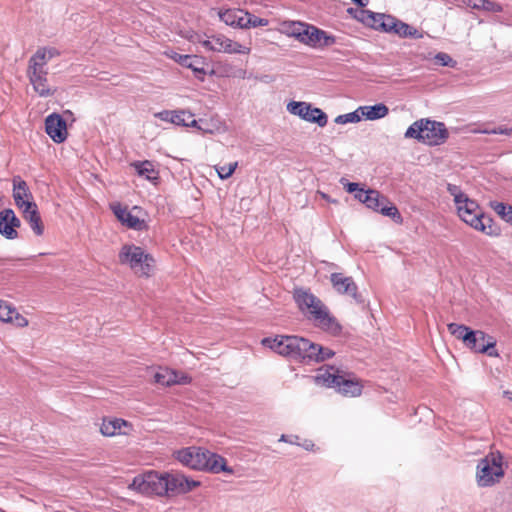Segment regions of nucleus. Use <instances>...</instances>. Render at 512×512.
Returning a JSON list of instances; mask_svg holds the SVG:
<instances>
[{
  "label": "nucleus",
  "mask_w": 512,
  "mask_h": 512,
  "mask_svg": "<svg viewBox=\"0 0 512 512\" xmlns=\"http://www.w3.org/2000/svg\"><path fill=\"white\" fill-rule=\"evenodd\" d=\"M261 344L280 355L301 360L306 364L323 362V357L318 356L317 352L319 344L303 337L278 335L275 338H263Z\"/></svg>",
  "instance_id": "1"
},
{
  "label": "nucleus",
  "mask_w": 512,
  "mask_h": 512,
  "mask_svg": "<svg viewBox=\"0 0 512 512\" xmlns=\"http://www.w3.org/2000/svg\"><path fill=\"white\" fill-rule=\"evenodd\" d=\"M293 298L299 308L307 318L313 323L323 329L324 331L332 334H337L341 331V326L333 317L327 306L314 295L309 289L295 288L293 291Z\"/></svg>",
  "instance_id": "2"
},
{
  "label": "nucleus",
  "mask_w": 512,
  "mask_h": 512,
  "mask_svg": "<svg viewBox=\"0 0 512 512\" xmlns=\"http://www.w3.org/2000/svg\"><path fill=\"white\" fill-rule=\"evenodd\" d=\"M449 333L456 339L461 340L466 348L481 354H487L489 357H499L496 347V339L482 330H473L470 327L449 323L447 325Z\"/></svg>",
  "instance_id": "3"
},
{
  "label": "nucleus",
  "mask_w": 512,
  "mask_h": 512,
  "mask_svg": "<svg viewBox=\"0 0 512 512\" xmlns=\"http://www.w3.org/2000/svg\"><path fill=\"white\" fill-rule=\"evenodd\" d=\"M459 217L472 228L488 236L497 237L501 234L500 227L494 220L481 212L478 203L468 197L457 204Z\"/></svg>",
  "instance_id": "4"
},
{
  "label": "nucleus",
  "mask_w": 512,
  "mask_h": 512,
  "mask_svg": "<svg viewBox=\"0 0 512 512\" xmlns=\"http://www.w3.org/2000/svg\"><path fill=\"white\" fill-rule=\"evenodd\" d=\"M404 136L429 146H438L446 142L449 132L444 123L422 118L410 125Z\"/></svg>",
  "instance_id": "5"
},
{
  "label": "nucleus",
  "mask_w": 512,
  "mask_h": 512,
  "mask_svg": "<svg viewBox=\"0 0 512 512\" xmlns=\"http://www.w3.org/2000/svg\"><path fill=\"white\" fill-rule=\"evenodd\" d=\"M317 384L324 385L329 388H337L344 396L355 397L362 393L363 385L356 377L351 374L341 373L339 369L330 366L326 369H320L315 376Z\"/></svg>",
  "instance_id": "6"
},
{
  "label": "nucleus",
  "mask_w": 512,
  "mask_h": 512,
  "mask_svg": "<svg viewBox=\"0 0 512 512\" xmlns=\"http://www.w3.org/2000/svg\"><path fill=\"white\" fill-rule=\"evenodd\" d=\"M503 456L500 452H490L478 461L476 483L479 487H492L504 477Z\"/></svg>",
  "instance_id": "7"
},
{
  "label": "nucleus",
  "mask_w": 512,
  "mask_h": 512,
  "mask_svg": "<svg viewBox=\"0 0 512 512\" xmlns=\"http://www.w3.org/2000/svg\"><path fill=\"white\" fill-rule=\"evenodd\" d=\"M119 262L122 265H128L139 277H149L154 266L153 257L145 253L143 248L125 244L119 252Z\"/></svg>",
  "instance_id": "8"
},
{
  "label": "nucleus",
  "mask_w": 512,
  "mask_h": 512,
  "mask_svg": "<svg viewBox=\"0 0 512 512\" xmlns=\"http://www.w3.org/2000/svg\"><path fill=\"white\" fill-rule=\"evenodd\" d=\"M164 483L165 473L152 470L134 477L129 488L145 495L165 496L167 490L164 488Z\"/></svg>",
  "instance_id": "9"
},
{
  "label": "nucleus",
  "mask_w": 512,
  "mask_h": 512,
  "mask_svg": "<svg viewBox=\"0 0 512 512\" xmlns=\"http://www.w3.org/2000/svg\"><path fill=\"white\" fill-rule=\"evenodd\" d=\"M192 469L206 470L212 473L225 472L233 474V469L226 463V459L207 449L196 448Z\"/></svg>",
  "instance_id": "10"
},
{
  "label": "nucleus",
  "mask_w": 512,
  "mask_h": 512,
  "mask_svg": "<svg viewBox=\"0 0 512 512\" xmlns=\"http://www.w3.org/2000/svg\"><path fill=\"white\" fill-rule=\"evenodd\" d=\"M48 69L47 66L39 64L29 59L27 67V77L34 89L40 97H49L56 92L48 83Z\"/></svg>",
  "instance_id": "11"
},
{
  "label": "nucleus",
  "mask_w": 512,
  "mask_h": 512,
  "mask_svg": "<svg viewBox=\"0 0 512 512\" xmlns=\"http://www.w3.org/2000/svg\"><path fill=\"white\" fill-rule=\"evenodd\" d=\"M365 205L369 209L380 212L384 216L390 217L396 223H401L403 220L397 207L391 203L386 196L382 195L377 190H368V194L365 196Z\"/></svg>",
  "instance_id": "12"
},
{
  "label": "nucleus",
  "mask_w": 512,
  "mask_h": 512,
  "mask_svg": "<svg viewBox=\"0 0 512 512\" xmlns=\"http://www.w3.org/2000/svg\"><path fill=\"white\" fill-rule=\"evenodd\" d=\"M300 43L312 48L329 47L335 44L336 39L318 27L305 23L300 36Z\"/></svg>",
  "instance_id": "13"
},
{
  "label": "nucleus",
  "mask_w": 512,
  "mask_h": 512,
  "mask_svg": "<svg viewBox=\"0 0 512 512\" xmlns=\"http://www.w3.org/2000/svg\"><path fill=\"white\" fill-rule=\"evenodd\" d=\"M199 482L189 480L184 475L165 473L164 488L167 490L165 496H175L190 492L193 488L197 487Z\"/></svg>",
  "instance_id": "14"
},
{
  "label": "nucleus",
  "mask_w": 512,
  "mask_h": 512,
  "mask_svg": "<svg viewBox=\"0 0 512 512\" xmlns=\"http://www.w3.org/2000/svg\"><path fill=\"white\" fill-rule=\"evenodd\" d=\"M330 282L337 293L349 295L355 302L363 303L361 295L357 293L358 287L352 277L335 272L330 275Z\"/></svg>",
  "instance_id": "15"
},
{
  "label": "nucleus",
  "mask_w": 512,
  "mask_h": 512,
  "mask_svg": "<svg viewBox=\"0 0 512 512\" xmlns=\"http://www.w3.org/2000/svg\"><path fill=\"white\" fill-rule=\"evenodd\" d=\"M166 55L181 66L191 69L197 79L204 80L206 71L203 67V58L196 55H182L174 51L166 52Z\"/></svg>",
  "instance_id": "16"
},
{
  "label": "nucleus",
  "mask_w": 512,
  "mask_h": 512,
  "mask_svg": "<svg viewBox=\"0 0 512 512\" xmlns=\"http://www.w3.org/2000/svg\"><path fill=\"white\" fill-rule=\"evenodd\" d=\"M45 130L55 143H63L68 136L66 121L61 115L53 113L45 120Z\"/></svg>",
  "instance_id": "17"
},
{
  "label": "nucleus",
  "mask_w": 512,
  "mask_h": 512,
  "mask_svg": "<svg viewBox=\"0 0 512 512\" xmlns=\"http://www.w3.org/2000/svg\"><path fill=\"white\" fill-rule=\"evenodd\" d=\"M21 222L10 208L3 209L0 212V234L7 239H16L18 232L16 228L20 227Z\"/></svg>",
  "instance_id": "18"
},
{
  "label": "nucleus",
  "mask_w": 512,
  "mask_h": 512,
  "mask_svg": "<svg viewBox=\"0 0 512 512\" xmlns=\"http://www.w3.org/2000/svg\"><path fill=\"white\" fill-rule=\"evenodd\" d=\"M359 22L365 26L380 32H386L388 26V19L391 17L389 14L377 13L371 10H362L357 12Z\"/></svg>",
  "instance_id": "19"
},
{
  "label": "nucleus",
  "mask_w": 512,
  "mask_h": 512,
  "mask_svg": "<svg viewBox=\"0 0 512 512\" xmlns=\"http://www.w3.org/2000/svg\"><path fill=\"white\" fill-rule=\"evenodd\" d=\"M154 381L162 386H172L175 384L184 385L191 382V377L168 368H160L154 374Z\"/></svg>",
  "instance_id": "20"
},
{
  "label": "nucleus",
  "mask_w": 512,
  "mask_h": 512,
  "mask_svg": "<svg viewBox=\"0 0 512 512\" xmlns=\"http://www.w3.org/2000/svg\"><path fill=\"white\" fill-rule=\"evenodd\" d=\"M23 218L29 223L31 229L37 236L44 233V225L35 202L26 203V206L21 208Z\"/></svg>",
  "instance_id": "21"
},
{
  "label": "nucleus",
  "mask_w": 512,
  "mask_h": 512,
  "mask_svg": "<svg viewBox=\"0 0 512 512\" xmlns=\"http://www.w3.org/2000/svg\"><path fill=\"white\" fill-rule=\"evenodd\" d=\"M112 210L117 217V219L125 224L128 228L134 230H142L146 227V223L144 220L139 219L138 217L131 214L130 211L126 207H122L120 204H116L112 206Z\"/></svg>",
  "instance_id": "22"
},
{
  "label": "nucleus",
  "mask_w": 512,
  "mask_h": 512,
  "mask_svg": "<svg viewBox=\"0 0 512 512\" xmlns=\"http://www.w3.org/2000/svg\"><path fill=\"white\" fill-rule=\"evenodd\" d=\"M13 198L16 206L21 209L26 206V203H33L32 194L29 191L27 183L19 176L13 178Z\"/></svg>",
  "instance_id": "23"
},
{
  "label": "nucleus",
  "mask_w": 512,
  "mask_h": 512,
  "mask_svg": "<svg viewBox=\"0 0 512 512\" xmlns=\"http://www.w3.org/2000/svg\"><path fill=\"white\" fill-rule=\"evenodd\" d=\"M247 12L241 9H227L219 12L221 21L233 27L244 28Z\"/></svg>",
  "instance_id": "24"
},
{
  "label": "nucleus",
  "mask_w": 512,
  "mask_h": 512,
  "mask_svg": "<svg viewBox=\"0 0 512 512\" xmlns=\"http://www.w3.org/2000/svg\"><path fill=\"white\" fill-rule=\"evenodd\" d=\"M139 176L145 177L149 181H154L159 178V172L155 169L154 164L149 161H136L131 164Z\"/></svg>",
  "instance_id": "25"
},
{
  "label": "nucleus",
  "mask_w": 512,
  "mask_h": 512,
  "mask_svg": "<svg viewBox=\"0 0 512 512\" xmlns=\"http://www.w3.org/2000/svg\"><path fill=\"white\" fill-rule=\"evenodd\" d=\"M361 116L367 120H377L384 118L389 113L388 107L383 104H375L373 106H361L359 107Z\"/></svg>",
  "instance_id": "26"
},
{
  "label": "nucleus",
  "mask_w": 512,
  "mask_h": 512,
  "mask_svg": "<svg viewBox=\"0 0 512 512\" xmlns=\"http://www.w3.org/2000/svg\"><path fill=\"white\" fill-rule=\"evenodd\" d=\"M123 426H128V423L123 419H119V418L106 419V418H104L102 421V424L100 426V432L104 436H109V437L115 436L116 434L120 433L121 428Z\"/></svg>",
  "instance_id": "27"
},
{
  "label": "nucleus",
  "mask_w": 512,
  "mask_h": 512,
  "mask_svg": "<svg viewBox=\"0 0 512 512\" xmlns=\"http://www.w3.org/2000/svg\"><path fill=\"white\" fill-rule=\"evenodd\" d=\"M304 24L305 22L286 20L280 23L278 30L280 33L293 37L299 41Z\"/></svg>",
  "instance_id": "28"
},
{
  "label": "nucleus",
  "mask_w": 512,
  "mask_h": 512,
  "mask_svg": "<svg viewBox=\"0 0 512 512\" xmlns=\"http://www.w3.org/2000/svg\"><path fill=\"white\" fill-rule=\"evenodd\" d=\"M60 55V52L54 47H41L30 57V60L39 62L43 66H47L48 62Z\"/></svg>",
  "instance_id": "29"
},
{
  "label": "nucleus",
  "mask_w": 512,
  "mask_h": 512,
  "mask_svg": "<svg viewBox=\"0 0 512 512\" xmlns=\"http://www.w3.org/2000/svg\"><path fill=\"white\" fill-rule=\"evenodd\" d=\"M465 3L476 10H484L488 12H502L503 8L499 3L490 0H466Z\"/></svg>",
  "instance_id": "30"
},
{
  "label": "nucleus",
  "mask_w": 512,
  "mask_h": 512,
  "mask_svg": "<svg viewBox=\"0 0 512 512\" xmlns=\"http://www.w3.org/2000/svg\"><path fill=\"white\" fill-rule=\"evenodd\" d=\"M287 110L289 113L297 115L306 121L308 112L311 111V104L307 102L291 101L287 104Z\"/></svg>",
  "instance_id": "31"
},
{
  "label": "nucleus",
  "mask_w": 512,
  "mask_h": 512,
  "mask_svg": "<svg viewBox=\"0 0 512 512\" xmlns=\"http://www.w3.org/2000/svg\"><path fill=\"white\" fill-rule=\"evenodd\" d=\"M408 25L409 24L391 15V17L388 19V26L385 33L395 34L403 38L406 30L408 29Z\"/></svg>",
  "instance_id": "32"
},
{
  "label": "nucleus",
  "mask_w": 512,
  "mask_h": 512,
  "mask_svg": "<svg viewBox=\"0 0 512 512\" xmlns=\"http://www.w3.org/2000/svg\"><path fill=\"white\" fill-rule=\"evenodd\" d=\"M306 121L310 123H316L318 126L324 127L327 125L328 117L326 113L323 112L320 108L311 106V111L308 112Z\"/></svg>",
  "instance_id": "33"
},
{
  "label": "nucleus",
  "mask_w": 512,
  "mask_h": 512,
  "mask_svg": "<svg viewBox=\"0 0 512 512\" xmlns=\"http://www.w3.org/2000/svg\"><path fill=\"white\" fill-rule=\"evenodd\" d=\"M225 40H226L225 36L218 35V36H212L207 40L200 41V43L207 50L214 51V52H223Z\"/></svg>",
  "instance_id": "34"
},
{
  "label": "nucleus",
  "mask_w": 512,
  "mask_h": 512,
  "mask_svg": "<svg viewBox=\"0 0 512 512\" xmlns=\"http://www.w3.org/2000/svg\"><path fill=\"white\" fill-rule=\"evenodd\" d=\"M223 52L229 54H249L250 48L242 46L238 42H234L231 39L226 38V40L224 41Z\"/></svg>",
  "instance_id": "35"
},
{
  "label": "nucleus",
  "mask_w": 512,
  "mask_h": 512,
  "mask_svg": "<svg viewBox=\"0 0 512 512\" xmlns=\"http://www.w3.org/2000/svg\"><path fill=\"white\" fill-rule=\"evenodd\" d=\"M196 447H188L177 452L176 458L185 466L192 468Z\"/></svg>",
  "instance_id": "36"
},
{
  "label": "nucleus",
  "mask_w": 512,
  "mask_h": 512,
  "mask_svg": "<svg viewBox=\"0 0 512 512\" xmlns=\"http://www.w3.org/2000/svg\"><path fill=\"white\" fill-rule=\"evenodd\" d=\"M362 119L359 108L353 112L338 115L335 118V123L337 124H347V123H357Z\"/></svg>",
  "instance_id": "37"
},
{
  "label": "nucleus",
  "mask_w": 512,
  "mask_h": 512,
  "mask_svg": "<svg viewBox=\"0 0 512 512\" xmlns=\"http://www.w3.org/2000/svg\"><path fill=\"white\" fill-rule=\"evenodd\" d=\"M268 24L269 21L267 19L256 17L253 14L247 12L244 28L267 26Z\"/></svg>",
  "instance_id": "38"
},
{
  "label": "nucleus",
  "mask_w": 512,
  "mask_h": 512,
  "mask_svg": "<svg viewBox=\"0 0 512 512\" xmlns=\"http://www.w3.org/2000/svg\"><path fill=\"white\" fill-rule=\"evenodd\" d=\"M237 165H238V163L234 162V163H230L228 165L217 167L216 170H217L218 176L221 179L229 178L234 173L235 169L237 168Z\"/></svg>",
  "instance_id": "39"
},
{
  "label": "nucleus",
  "mask_w": 512,
  "mask_h": 512,
  "mask_svg": "<svg viewBox=\"0 0 512 512\" xmlns=\"http://www.w3.org/2000/svg\"><path fill=\"white\" fill-rule=\"evenodd\" d=\"M436 63L441 66L454 67L456 61L447 53L439 52L435 56Z\"/></svg>",
  "instance_id": "40"
},
{
  "label": "nucleus",
  "mask_w": 512,
  "mask_h": 512,
  "mask_svg": "<svg viewBox=\"0 0 512 512\" xmlns=\"http://www.w3.org/2000/svg\"><path fill=\"white\" fill-rule=\"evenodd\" d=\"M14 313V308L1 300L0 308V321L8 323L12 319L11 314Z\"/></svg>",
  "instance_id": "41"
},
{
  "label": "nucleus",
  "mask_w": 512,
  "mask_h": 512,
  "mask_svg": "<svg viewBox=\"0 0 512 512\" xmlns=\"http://www.w3.org/2000/svg\"><path fill=\"white\" fill-rule=\"evenodd\" d=\"M491 208L504 220L507 216V211L511 205L502 202L493 201L490 203Z\"/></svg>",
  "instance_id": "42"
},
{
  "label": "nucleus",
  "mask_w": 512,
  "mask_h": 512,
  "mask_svg": "<svg viewBox=\"0 0 512 512\" xmlns=\"http://www.w3.org/2000/svg\"><path fill=\"white\" fill-rule=\"evenodd\" d=\"M483 134H500L512 137V127L499 126L493 129H483L480 131Z\"/></svg>",
  "instance_id": "43"
},
{
  "label": "nucleus",
  "mask_w": 512,
  "mask_h": 512,
  "mask_svg": "<svg viewBox=\"0 0 512 512\" xmlns=\"http://www.w3.org/2000/svg\"><path fill=\"white\" fill-rule=\"evenodd\" d=\"M447 190L452 196H454V201L456 205L458 203H462V200L467 198V196L464 193H462L460 188L456 185L448 184Z\"/></svg>",
  "instance_id": "44"
},
{
  "label": "nucleus",
  "mask_w": 512,
  "mask_h": 512,
  "mask_svg": "<svg viewBox=\"0 0 512 512\" xmlns=\"http://www.w3.org/2000/svg\"><path fill=\"white\" fill-rule=\"evenodd\" d=\"M188 120V113L185 111H175V115H172V118H170L171 123L182 126H186Z\"/></svg>",
  "instance_id": "45"
},
{
  "label": "nucleus",
  "mask_w": 512,
  "mask_h": 512,
  "mask_svg": "<svg viewBox=\"0 0 512 512\" xmlns=\"http://www.w3.org/2000/svg\"><path fill=\"white\" fill-rule=\"evenodd\" d=\"M11 316H12V319L10 321H8V323H12L16 327H20V328L26 327L28 325V320L23 315L18 313L15 308H14V313L11 314Z\"/></svg>",
  "instance_id": "46"
},
{
  "label": "nucleus",
  "mask_w": 512,
  "mask_h": 512,
  "mask_svg": "<svg viewBox=\"0 0 512 512\" xmlns=\"http://www.w3.org/2000/svg\"><path fill=\"white\" fill-rule=\"evenodd\" d=\"M403 38L421 39L423 38V33L415 27L408 25V29L406 30Z\"/></svg>",
  "instance_id": "47"
},
{
  "label": "nucleus",
  "mask_w": 512,
  "mask_h": 512,
  "mask_svg": "<svg viewBox=\"0 0 512 512\" xmlns=\"http://www.w3.org/2000/svg\"><path fill=\"white\" fill-rule=\"evenodd\" d=\"M317 352H318V356L323 357V361L333 357L335 354L331 349L323 347L321 345H319V348H317Z\"/></svg>",
  "instance_id": "48"
},
{
  "label": "nucleus",
  "mask_w": 512,
  "mask_h": 512,
  "mask_svg": "<svg viewBox=\"0 0 512 512\" xmlns=\"http://www.w3.org/2000/svg\"><path fill=\"white\" fill-rule=\"evenodd\" d=\"M172 115H175V111H162L158 114H156L157 117H159L161 120L169 121L170 118H172Z\"/></svg>",
  "instance_id": "49"
},
{
  "label": "nucleus",
  "mask_w": 512,
  "mask_h": 512,
  "mask_svg": "<svg viewBox=\"0 0 512 512\" xmlns=\"http://www.w3.org/2000/svg\"><path fill=\"white\" fill-rule=\"evenodd\" d=\"M368 194V190H364L362 188H359L356 192H355V198L358 199L360 202H362L363 204H365V196Z\"/></svg>",
  "instance_id": "50"
},
{
  "label": "nucleus",
  "mask_w": 512,
  "mask_h": 512,
  "mask_svg": "<svg viewBox=\"0 0 512 512\" xmlns=\"http://www.w3.org/2000/svg\"><path fill=\"white\" fill-rule=\"evenodd\" d=\"M346 187L347 192L349 193H355L359 189V184L354 182H348L347 184H344Z\"/></svg>",
  "instance_id": "51"
},
{
  "label": "nucleus",
  "mask_w": 512,
  "mask_h": 512,
  "mask_svg": "<svg viewBox=\"0 0 512 512\" xmlns=\"http://www.w3.org/2000/svg\"><path fill=\"white\" fill-rule=\"evenodd\" d=\"M294 439L295 440H292L288 436L282 435L279 441L288 442V443H291V444H298V442L296 440H298L299 437L298 436H294Z\"/></svg>",
  "instance_id": "52"
},
{
  "label": "nucleus",
  "mask_w": 512,
  "mask_h": 512,
  "mask_svg": "<svg viewBox=\"0 0 512 512\" xmlns=\"http://www.w3.org/2000/svg\"><path fill=\"white\" fill-rule=\"evenodd\" d=\"M363 9H356V8H348L347 12L348 14L352 15L357 21H359V16L357 14L358 11H362Z\"/></svg>",
  "instance_id": "53"
},
{
  "label": "nucleus",
  "mask_w": 512,
  "mask_h": 512,
  "mask_svg": "<svg viewBox=\"0 0 512 512\" xmlns=\"http://www.w3.org/2000/svg\"><path fill=\"white\" fill-rule=\"evenodd\" d=\"M188 122H187V127H196L197 126V121L195 119H193V114L191 113H188Z\"/></svg>",
  "instance_id": "54"
},
{
  "label": "nucleus",
  "mask_w": 512,
  "mask_h": 512,
  "mask_svg": "<svg viewBox=\"0 0 512 512\" xmlns=\"http://www.w3.org/2000/svg\"><path fill=\"white\" fill-rule=\"evenodd\" d=\"M504 220L512 225V206L507 211V216Z\"/></svg>",
  "instance_id": "55"
},
{
  "label": "nucleus",
  "mask_w": 512,
  "mask_h": 512,
  "mask_svg": "<svg viewBox=\"0 0 512 512\" xmlns=\"http://www.w3.org/2000/svg\"><path fill=\"white\" fill-rule=\"evenodd\" d=\"M303 446L306 450H310L314 446V444L312 442L308 441Z\"/></svg>",
  "instance_id": "56"
},
{
  "label": "nucleus",
  "mask_w": 512,
  "mask_h": 512,
  "mask_svg": "<svg viewBox=\"0 0 512 512\" xmlns=\"http://www.w3.org/2000/svg\"><path fill=\"white\" fill-rule=\"evenodd\" d=\"M504 396L512 401V392L511 391H504Z\"/></svg>",
  "instance_id": "57"
},
{
  "label": "nucleus",
  "mask_w": 512,
  "mask_h": 512,
  "mask_svg": "<svg viewBox=\"0 0 512 512\" xmlns=\"http://www.w3.org/2000/svg\"><path fill=\"white\" fill-rule=\"evenodd\" d=\"M319 193H320V195H321V197H322L323 199H325V200H327V201H331V200H330V198H329V196H328L326 193H323V192H319Z\"/></svg>",
  "instance_id": "58"
}]
</instances>
